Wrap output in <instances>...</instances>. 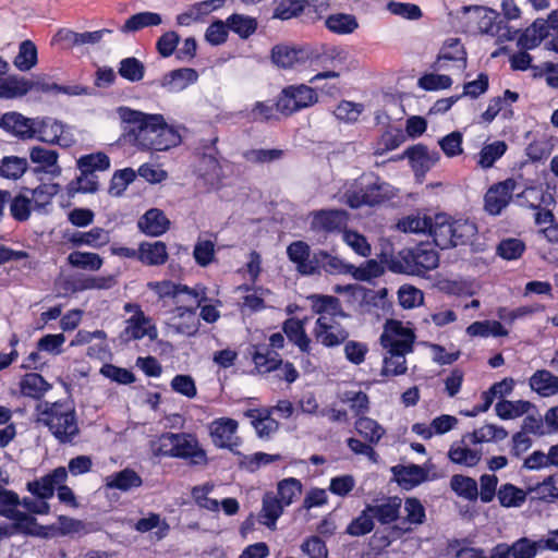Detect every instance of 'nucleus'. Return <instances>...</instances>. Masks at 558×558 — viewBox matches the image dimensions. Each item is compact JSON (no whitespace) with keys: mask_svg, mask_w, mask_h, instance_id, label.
I'll return each instance as SVG.
<instances>
[{"mask_svg":"<svg viewBox=\"0 0 558 558\" xmlns=\"http://www.w3.org/2000/svg\"><path fill=\"white\" fill-rule=\"evenodd\" d=\"M284 150L278 148L271 149H248L243 153V158L251 163H270L281 159Z\"/></svg>","mask_w":558,"mask_h":558,"instance_id":"nucleus-59","label":"nucleus"},{"mask_svg":"<svg viewBox=\"0 0 558 558\" xmlns=\"http://www.w3.org/2000/svg\"><path fill=\"white\" fill-rule=\"evenodd\" d=\"M68 263L74 268L96 271L101 268L104 260L97 253L73 251L68 256Z\"/></svg>","mask_w":558,"mask_h":558,"instance_id":"nucleus-43","label":"nucleus"},{"mask_svg":"<svg viewBox=\"0 0 558 558\" xmlns=\"http://www.w3.org/2000/svg\"><path fill=\"white\" fill-rule=\"evenodd\" d=\"M76 167L83 175L104 172L110 167V158L102 151L86 154L76 160Z\"/></svg>","mask_w":558,"mask_h":558,"instance_id":"nucleus-27","label":"nucleus"},{"mask_svg":"<svg viewBox=\"0 0 558 558\" xmlns=\"http://www.w3.org/2000/svg\"><path fill=\"white\" fill-rule=\"evenodd\" d=\"M150 290H153L159 298H177L182 293L187 294L193 300H197L202 295V290L190 289L184 284H177L172 281L165 280L160 282H150L148 283Z\"/></svg>","mask_w":558,"mask_h":558,"instance_id":"nucleus-29","label":"nucleus"},{"mask_svg":"<svg viewBox=\"0 0 558 558\" xmlns=\"http://www.w3.org/2000/svg\"><path fill=\"white\" fill-rule=\"evenodd\" d=\"M374 526V518L371 511H367L366 506L360 515L350 522L347 526L345 533L351 536H363L371 533Z\"/></svg>","mask_w":558,"mask_h":558,"instance_id":"nucleus-53","label":"nucleus"},{"mask_svg":"<svg viewBox=\"0 0 558 558\" xmlns=\"http://www.w3.org/2000/svg\"><path fill=\"white\" fill-rule=\"evenodd\" d=\"M538 548H542L539 541L533 542L526 537L519 538L511 545L513 558H534Z\"/></svg>","mask_w":558,"mask_h":558,"instance_id":"nucleus-64","label":"nucleus"},{"mask_svg":"<svg viewBox=\"0 0 558 558\" xmlns=\"http://www.w3.org/2000/svg\"><path fill=\"white\" fill-rule=\"evenodd\" d=\"M364 110L363 104H357L349 100H341L333 110L335 117L345 123H354Z\"/></svg>","mask_w":558,"mask_h":558,"instance_id":"nucleus-57","label":"nucleus"},{"mask_svg":"<svg viewBox=\"0 0 558 558\" xmlns=\"http://www.w3.org/2000/svg\"><path fill=\"white\" fill-rule=\"evenodd\" d=\"M415 253V267L417 276H425L432 269H435L439 264L438 253L427 243H420L414 246Z\"/></svg>","mask_w":558,"mask_h":558,"instance_id":"nucleus-33","label":"nucleus"},{"mask_svg":"<svg viewBox=\"0 0 558 558\" xmlns=\"http://www.w3.org/2000/svg\"><path fill=\"white\" fill-rule=\"evenodd\" d=\"M531 403L524 400L510 401L501 400L495 405L496 414L502 420H511L527 413Z\"/></svg>","mask_w":558,"mask_h":558,"instance_id":"nucleus-47","label":"nucleus"},{"mask_svg":"<svg viewBox=\"0 0 558 558\" xmlns=\"http://www.w3.org/2000/svg\"><path fill=\"white\" fill-rule=\"evenodd\" d=\"M175 433H163L157 440L151 441V451L155 457H174Z\"/></svg>","mask_w":558,"mask_h":558,"instance_id":"nucleus-61","label":"nucleus"},{"mask_svg":"<svg viewBox=\"0 0 558 558\" xmlns=\"http://www.w3.org/2000/svg\"><path fill=\"white\" fill-rule=\"evenodd\" d=\"M318 101L316 90L305 84L289 85L282 88L276 100V109L284 117L305 108L314 106Z\"/></svg>","mask_w":558,"mask_h":558,"instance_id":"nucleus-4","label":"nucleus"},{"mask_svg":"<svg viewBox=\"0 0 558 558\" xmlns=\"http://www.w3.org/2000/svg\"><path fill=\"white\" fill-rule=\"evenodd\" d=\"M355 429L366 441L375 445L386 433L375 420L363 415L355 421Z\"/></svg>","mask_w":558,"mask_h":558,"instance_id":"nucleus-42","label":"nucleus"},{"mask_svg":"<svg viewBox=\"0 0 558 558\" xmlns=\"http://www.w3.org/2000/svg\"><path fill=\"white\" fill-rule=\"evenodd\" d=\"M138 260L148 266H160L168 260L167 245L161 241L142 242L138 246Z\"/></svg>","mask_w":558,"mask_h":558,"instance_id":"nucleus-24","label":"nucleus"},{"mask_svg":"<svg viewBox=\"0 0 558 558\" xmlns=\"http://www.w3.org/2000/svg\"><path fill=\"white\" fill-rule=\"evenodd\" d=\"M37 62L38 51L36 45L29 39L23 40L13 60L14 66L22 72H26L33 69Z\"/></svg>","mask_w":558,"mask_h":558,"instance_id":"nucleus-36","label":"nucleus"},{"mask_svg":"<svg viewBox=\"0 0 558 558\" xmlns=\"http://www.w3.org/2000/svg\"><path fill=\"white\" fill-rule=\"evenodd\" d=\"M525 251V244L517 238L504 239L497 245V255L504 259L512 260L521 257Z\"/></svg>","mask_w":558,"mask_h":558,"instance_id":"nucleus-56","label":"nucleus"},{"mask_svg":"<svg viewBox=\"0 0 558 558\" xmlns=\"http://www.w3.org/2000/svg\"><path fill=\"white\" fill-rule=\"evenodd\" d=\"M60 190L57 183H43L32 191V201L34 208L37 210L44 209L50 204L52 197L58 194Z\"/></svg>","mask_w":558,"mask_h":558,"instance_id":"nucleus-54","label":"nucleus"},{"mask_svg":"<svg viewBox=\"0 0 558 558\" xmlns=\"http://www.w3.org/2000/svg\"><path fill=\"white\" fill-rule=\"evenodd\" d=\"M448 456L453 463L474 466L480 462L482 452L468 447H451Z\"/></svg>","mask_w":558,"mask_h":558,"instance_id":"nucleus-58","label":"nucleus"},{"mask_svg":"<svg viewBox=\"0 0 558 558\" xmlns=\"http://www.w3.org/2000/svg\"><path fill=\"white\" fill-rule=\"evenodd\" d=\"M270 59L280 69H298L318 59V53L308 45L277 44L271 48Z\"/></svg>","mask_w":558,"mask_h":558,"instance_id":"nucleus-5","label":"nucleus"},{"mask_svg":"<svg viewBox=\"0 0 558 558\" xmlns=\"http://www.w3.org/2000/svg\"><path fill=\"white\" fill-rule=\"evenodd\" d=\"M311 228L326 233L340 232L347 227L349 215L343 209H320L313 211Z\"/></svg>","mask_w":558,"mask_h":558,"instance_id":"nucleus-10","label":"nucleus"},{"mask_svg":"<svg viewBox=\"0 0 558 558\" xmlns=\"http://www.w3.org/2000/svg\"><path fill=\"white\" fill-rule=\"evenodd\" d=\"M170 221L158 208L147 210L137 221L138 229L150 236H159L169 229Z\"/></svg>","mask_w":558,"mask_h":558,"instance_id":"nucleus-21","label":"nucleus"},{"mask_svg":"<svg viewBox=\"0 0 558 558\" xmlns=\"http://www.w3.org/2000/svg\"><path fill=\"white\" fill-rule=\"evenodd\" d=\"M253 362L260 373L276 371L282 364V360L279 354L266 345L256 348L253 353Z\"/></svg>","mask_w":558,"mask_h":558,"instance_id":"nucleus-39","label":"nucleus"},{"mask_svg":"<svg viewBox=\"0 0 558 558\" xmlns=\"http://www.w3.org/2000/svg\"><path fill=\"white\" fill-rule=\"evenodd\" d=\"M305 11L304 0H280L275 9L274 16L280 20H290Z\"/></svg>","mask_w":558,"mask_h":558,"instance_id":"nucleus-62","label":"nucleus"},{"mask_svg":"<svg viewBox=\"0 0 558 558\" xmlns=\"http://www.w3.org/2000/svg\"><path fill=\"white\" fill-rule=\"evenodd\" d=\"M238 422L233 418L221 417L210 425V436L215 446L228 448L236 453L234 448L239 446L240 439L235 436Z\"/></svg>","mask_w":558,"mask_h":558,"instance_id":"nucleus-13","label":"nucleus"},{"mask_svg":"<svg viewBox=\"0 0 558 558\" xmlns=\"http://www.w3.org/2000/svg\"><path fill=\"white\" fill-rule=\"evenodd\" d=\"M270 409H248L244 412V416L251 418L259 438H269L279 428V423L271 417Z\"/></svg>","mask_w":558,"mask_h":558,"instance_id":"nucleus-19","label":"nucleus"},{"mask_svg":"<svg viewBox=\"0 0 558 558\" xmlns=\"http://www.w3.org/2000/svg\"><path fill=\"white\" fill-rule=\"evenodd\" d=\"M118 73L130 82H138L144 77L145 65L135 57H129L120 61Z\"/></svg>","mask_w":558,"mask_h":558,"instance_id":"nucleus-51","label":"nucleus"},{"mask_svg":"<svg viewBox=\"0 0 558 558\" xmlns=\"http://www.w3.org/2000/svg\"><path fill=\"white\" fill-rule=\"evenodd\" d=\"M227 26L241 38H248L257 29V21L253 17L233 13L227 19Z\"/></svg>","mask_w":558,"mask_h":558,"instance_id":"nucleus-48","label":"nucleus"},{"mask_svg":"<svg viewBox=\"0 0 558 558\" xmlns=\"http://www.w3.org/2000/svg\"><path fill=\"white\" fill-rule=\"evenodd\" d=\"M384 272V268L375 259H368L361 266L355 267L351 271V276L360 281H368L373 278L379 277Z\"/></svg>","mask_w":558,"mask_h":558,"instance_id":"nucleus-63","label":"nucleus"},{"mask_svg":"<svg viewBox=\"0 0 558 558\" xmlns=\"http://www.w3.org/2000/svg\"><path fill=\"white\" fill-rule=\"evenodd\" d=\"M162 22L161 15L156 12H140L130 16L120 27L123 34L136 33L145 27L158 26Z\"/></svg>","mask_w":558,"mask_h":558,"instance_id":"nucleus-31","label":"nucleus"},{"mask_svg":"<svg viewBox=\"0 0 558 558\" xmlns=\"http://www.w3.org/2000/svg\"><path fill=\"white\" fill-rule=\"evenodd\" d=\"M105 481L107 488L119 489L121 492H129L143 484L142 477L134 470L129 468L108 475Z\"/></svg>","mask_w":558,"mask_h":558,"instance_id":"nucleus-26","label":"nucleus"},{"mask_svg":"<svg viewBox=\"0 0 558 558\" xmlns=\"http://www.w3.org/2000/svg\"><path fill=\"white\" fill-rule=\"evenodd\" d=\"M451 489L460 497L468 500H476L478 497V487L474 478L456 474L450 480Z\"/></svg>","mask_w":558,"mask_h":558,"instance_id":"nucleus-45","label":"nucleus"},{"mask_svg":"<svg viewBox=\"0 0 558 558\" xmlns=\"http://www.w3.org/2000/svg\"><path fill=\"white\" fill-rule=\"evenodd\" d=\"M403 156L409 159L412 169L415 172L420 171L422 174L428 172L440 158L438 151H430L424 144H416L408 147L403 153Z\"/></svg>","mask_w":558,"mask_h":558,"instance_id":"nucleus-16","label":"nucleus"},{"mask_svg":"<svg viewBox=\"0 0 558 558\" xmlns=\"http://www.w3.org/2000/svg\"><path fill=\"white\" fill-rule=\"evenodd\" d=\"M314 335L318 342L328 348L337 347L349 338L345 328L325 315L317 318Z\"/></svg>","mask_w":558,"mask_h":558,"instance_id":"nucleus-8","label":"nucleus"},{"mask_svg":"<svg viewBox=\"0 0 558 558\" xmlns=\"http://www.w3.org/2000/svg\"><path fill=\"white\" fill-rule=\"evenodd\" d=\"M405 138L407 136L404 132L399 128L386 130L377 141L375 153L383 155L387 151L393 150L398 148Z\"/></svg>","mask_w":558,"mask_h":558,"instance_id":"nucleus-50","label":"nucleus"},{"mask_svg":"<svg viewBox=\"0 0 558 558\" xmlns=\"http://www.w3.org/2000/svg\"><path fill=\"white\" fill-rule=\"evenodd\" d=\"M530 387L542 397H550L558 392V376L549 371H536L530 378Z\"/></svg>","mask_w":558,"mask_h":558,"instance_id":"nucleus-28","label":"nucleus"},{"mask_svg":"<svg viewBox=\"0 0 558 558\" xmlns=\"http://www.w3.org/2000/svg\"><path fill=\"white\" fill-rule=\"evenodd\" d=\"M119 112L125 123V137L142 149L162 151L181 142L178 131L162 114L144 113L128 107H121Z\"/></svg>","mask_w":558,"mask_h":558,"instance_id":"nucleus-1","label":"nucleus"},{"mask_svg":"<svg viewBox=\"0 0 558 558\" xmlns=\"http://www.w3.org/2000/svg\"><path fill=\"white\" fill-rule=\"evenodd\" d=\"M527 493L510 483L504 484L497 492L500 505L505 508H517L526 500Z\"/></svg>","mask_w":558,"mask_h":558,"instance_id":"nucleus-44","label":"nucleus"},{"mask_svg":"<svg viewBox=\"0 0 558 558\" xmlns=\"http://www.w3.org/2000/svg\"><path fill=\"white\" fill-rule=\"evenodd\" d=\"M278 498L286 507L290 506L302 493V483L294 477L280 481L277 486Z\"/></svg>","mask_w":558,"mask_h":558,"instance_id":"nucleus-52","label":"nucleus"},{"mask_svg":"<svg viewBox=\"0 0 558 558\" xmlns=\"http://www.w3.org/2000/svg\"><path fill=\"white\" fill-rule=\"evenodd\" d=\"M514 187L515 182L512 178L493 185L485 194L486 211L490 215H499L509 204Z\"/></svg>","mask_w":558,"mask_h":558,"instance_id":"nucleus-14","label":"nucleus"},{"mask_svg":"<svg viewBox=\"0 0 558 558\" xmlns=\"http://www.w3.org/2000/svg\"><path fill=\"white\" fill-rule=\"evenodd\" d=\"M125 328L120 333V339L123 342H130L132 340H140L144 337H148L150 340H156L158 337V330L151 319L144 313L132 315L125 320Z\"/></svg>","mask_w":558,"mask_h":558,"instance_id":"nucleus-11","label":"nucleus"},{"mask_svg":"<svg viewBox=\"0 0 558 558\" xmlns=\"http://www.w3.org/2000/svg\"><path fill=\"white\" fill-rule=\"evenodd\" d=\"M452 232L451 220L448 216L437 215L434 221L430 220L429 233L439 248L447 250L453 247Z\"/></svg>","mask_w":558,"mask_h":558,"instance_id":"nucleus-23","label":"nucleus"},{"mask_svg":"<svg viewBox=\"0 0 558 558\" xmlns=\"http://www.w3.org/2000/svg\"><path fill=\"white\" fill-rule=\"evenodd\" d=\"M325 26L335 34L345 35L352 34L359 27V23L352 14L335 13L325 20Z\"/></svg>","mask_w":558,"mask_h":558,"instance_id":"nucleus-40","label":"nucleus"},{"mask_svg":"<svg viewBox=\"0 0 558 558\" xmlns=\"http://www.w3.org/2000/svg\"><path fill=\"white\" fill-rule=\"evenodd\" d=\"M474 13L477 21V26L481 33L495 35L500 27L496 25V20L499 13L496 10L483 5H463L457 11V16Z\"/></svg>","mask_w":558,"mask_h":558,"instance_id":"nucleus-17","label":"nucleus"},{"mask_svg":"<svg viewBox=\"0 0 558 558\" xmlns=\"http://www.w3.org/2000/svg\"><path fill=\"white\" fill-rule=\"evenodd\" d=\"M21 392L25 397L40 399L51 388L38 373H27L20 383Z\"/></svg>","mask_w":558,"mask_h":558,"instance_id":"nucleus-34","label":"nucleus"},{"mask_svg":"<svg viewBox=\"0 0 558 558\" xmlns=\"http://www.w3.org/2000/svg\"><path fill=\"white\" fill-rule=\"evenodd\" d=\"M287 256L302 276L317 275V251L312 252L304 241H294L287 247Z\"/></svg>","mask_w":558,"mask_h":558,"instance_id":"nucleus-6","label":"nucleus"},{"mask_svg":"<svg viewBox=\"0 0 558 558\" xmlns=\"http://www.w3.org/2000/svg\"><path fill=\"white\" fill-rule=\"evenodd\" d=\"M34 119L20 112H7L0 119V126L20 138H34Z\"/></svg>","mask_w":558,"mask_h":558,"instance_id":"nucleus-18","label":"nucleus"},{"mask_svg":"<svg viewBox=\"0 0 558 558\" xmlns=\"http://www.w3.org/2000/svg\"><path fill=\"white\" fill-rule=\"evenodd\" d=\"M286 506L272 493H267L263 497V508L260 511L262 522L268 527L276 525V521L282 514Z\"/></svg>","mask_w":558,"mask_h":558,"instance_id":"nucleus-41","label":"nucleus"},{"mask_svg":"<svg viewBox=\"0 0 558 558\" xmlns=\"http://www.w3.org/2000/svg\"><path fill=\"white\" fill-rule=\"evenodd\" d=\"M313 310L317 314H328L333 317L341 316L348 317V315L342 311L339 299L331 295H313Z\"/></svg>","mask_w":558,"mask_h":558,"instance_id":"nucleus-46","label":"nucleus"},{"mask_svg":"<svg viewBox=\"0 0 558 558\" xmlns=\"http://www.w3.org/2000/svg\"><path fill=\"white\" fill-rule=\"evenodd\" d=\"M174 457L189 460L191 465H206L208 462L206 451L198 445L197 439L186 433L175 434Z\"/></svg>","mask_w":558,"mask_h":558,"instance_id":"nucleus-9","label":"nucleus"},{"mask_svg":"<svg viewBox=\"0 0 558 558\" xmlns=\"http://www.w3.org/2000/svg\"><path fill=\"white\" fill-rule=\"evenodd\" d=\"M28 78L19 75H10L7 78H0V98L14 99L29 93Z\"/></svg>","mask_w":558,"mask_h":558,"instance_id":"nucleus-30","label":"nucleus"},{"mask_svg":"<svg viewBox=\"0 0 558 558\" xmlns=\"http://www.w3.org/2000/svg\"><path fill=\"white\" fill-rule=\"evenodd\" d=\"M453 247L458 245H466L472 242L477 233L476 225L469 220H451Z\"/></svg>","mask_w":558,"mask_h":558,"instance_id":"nucleus-49","label":"nucleus"},{"mask_svg":"<svg viewBox=\"0 0 558 558\" xmlns=\"http://www.w3.org/2000/svg\"><path fill=\"white\" fill-rule=\"evenodd\" d=\"M384 263L391 272L417 276L414 247H405L397 254L386 256Z\"/></svg>","mask_w":558,"mask_h":558,"instance_id":"nucleus-20","label":"nucleus"},{"mask_svg":"<svg viewBox=\"0 0 558 558\" xmlns=\"http://www.w3.org/2000/svg\"><path fill=\"white\" fill-rule=\"evenodd\" d=\"M393 195L392 187L387 183H374L360 192H347L345 204L351 208H360L363 205L374 206L390 198Z\"/></svg>","mask_w":558,"mask_h":558,"instance_id":"nucleus-7","label":"nucleus"},{"mask_svg":"<svg viewBox=\"0 0 558 558\" xmlns=\"http://www.w3.org/2000/svg\"><path fill=\"white\" fill-rule=\"evenodd\" d=\"M507 150V145L502 141H496L493 144L485 145L480 151L478 165L482 168H489Z\"/></svg>","mask_w":558,"mask_h":558,"instance_id":"nucleus-60","label":"nucleus"},{"mask_svg":"<svg viewBox=\"0 0 558 558\" xmlns=\"http://www.w3.org/2000/svg\"><path fill=\"white\" fill-rule=\"evenodd\" d=\"M317 274L322 270L331 275H351L353 269L352 264H348L337 256L330 255L328 252L317 251Z\"/></svg>","mask_w":558,"mask_h":558,"instance_id":"nucleus-32","label":"nucleus"},{"mask_svg":"<svg viewBox=\"0 0 558 558\" xmlns=\"http://www.w3.org/2000/svg\"><path fill=\"white\" fill-rule=\"evenodd\" d=\"M442 60L462 61L463 68L466 66V51L459 38H448L445 40L435 64L438 65V68H441L440 62Z\"/></svg>","mask_w":558,"mask_h":558,"instance_id":"nucleus-38","label":"nucleus"},{"mask_svg":"<svg viewBox=\"0 0 558 558\" xmlns=\"http://www.w3.org/2000/svg\"><path fill=\"white\" fill-rule=\"evenodd\" d=\"M69 241L74 246L89 245L92 247H100L110 241L109 232L102 228L96 227L88 232H75Z\"/></svg>","mask_w":558,"mask_h":558,"instance_id":"nucleus-35","label":"nucleus"},{"mask_svg":"<svg viewBox=\"0 0 558 558\" xmlns=\"http://www.w3.org/2000/svg\"><path fill=\"white\" fill-rule=\"evenodd\" d=\"M283 332L288 339L296 344L302 352L310 351V339L305 332L303 323L298 318H289L283 323Z\"/></svg>","mask_w":558,"mask_h":558,"instance_id":"nucleus-37","label":"nucleus"},{"mask_svg":"<svg viewBox=\"0 0 558 558\" xmlns=\"http://www.w3.org/2000/svg\"><path fill=\"white\" fill-rule=\"evenodd\" d=\"M197 80L198 73L195 69L181 68L166 73L160 80L154 81L150 84H157L168 92H180L189 85L194 84Z\"/></svg>","mask_w":558,"mask_h":558,"instance_id":"nucleus-15","label":"nucleus"},{"mask_svg":"<svg viewBox=\"0 0 558 558\" xmlns=\"http://www.w3.org/2000/svg\"><path fill=\"white\" fill-rule=\"evenodd\" d=\"M68 478V471L63 466L54 469L49 474L27 483V490L38 499L47 501L54 494L58 485L63 484Z\"/></svg>","mask_w":558,"mask_h":558,"instance_id":"nucleus-12","label":"nucleus"},{"mask_svg":"<svg viewBox=\"0 0 558 558\" xmlns=\"http://www.w3.org/2000/svg\"><path fill=\"white\" fill-rule=\"evenodd\" d=\"M9 520L13 521L16 534H23L27 536L41 534L40 532L36 531L37 519L27 512H23L17 509Z\"/></svg>","mask_w":558,"mask_h":558,"instance_id":"nucleus-55","label":"nucleus"},{"mask_svg":"<svg viewBox=\"0 0 558 558\" xmlns=\"http://www.w3.org/2000/svg\"><path fill=\"white\" fill-rule=\"evenodd\" d=\"M414 335L399 322H389L383 335L380 344L387 349L380 374L383 376H399L407 373L405 354L413 349Z\"/></svg>","mask_w":558,"mask_h":558,"instance_id":"nucleus-2","label":"nucleus"},{"mask_svg":"<svg viewBox=\"0 0 558 558\" xmlns=\"http://www.w3.org/2000/svg\"><path fill=\"white\" fill-rule=\"evenodd\" d=\"M402 500L399 497H389L379 505H367L374 519L380 524H390L399 518Z\"/></svg>","mask_w":558,"mask_h":558,"instance_id":"nucleus-25","label":"nucleus"},{"mask_svg":"<svg viewBox=\"0 0 558 558\" xmlns=\"http://www.w3.org/2000/svg\"><path fill=\"white\" fill-rule=\"evenodd\" d=\"M36 411L37 422L45 425L59 442H72L78 435L76 411L72 401H44L37 404Z\"/></svg>","mask_w":558,"mask_h":558,"instance_id":"nucleus-3","label":"nucleus"},{"mask_svg":"<svg viewBox=\"0 0 558 558\" xmlns=\"http://www.w3.org/2000/svg\"><path fill=\"white\" fill-rule=\"evenodd\" d=\"M392 473L398 484L404 489H412L427 480V471L417 464L396 465Z\"/></svg>","mask_w":558,"mask_h":558,"instance_id":"nucleus-22","label":"nucleus"}]
</instances>
